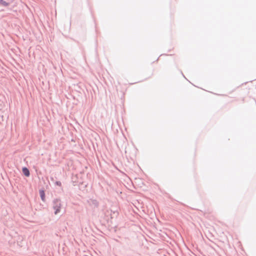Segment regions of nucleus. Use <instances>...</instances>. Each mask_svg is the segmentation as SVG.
I'll return each instance as SVG.
<instances>
[{
    "label": "nucleus",
    "instance_id": "obj_1",
    "mask_svg": "<svg viewBox=\"0 0 256 256\" xmlns=\"http://www.w3.org/2000/svg\"><path fill=\"white\" fill-rule=\"evenodd\" d=\"M62 207V204L60 200H56L54 202V206L53 208L54 210V214H57L58 212H60V208Z\"/></svg>",
    "mask_w": 256,
    "mask_h": 256
},
{
    "label": "nucleus",
    "instance_id": "obj_2",
    "mask_svg": "<svg viewBox=\"0 0 256 256\" xmlns=\"http://www.w3.org/2000/svg\"><path fill=\"white\" fill-rule=\"evenodd\" d=\"M22 171L23 174L26 176H29L30 173L29 172V170L26 168H23L22 169Z\"/></svg>",
    "mask_w": 256,
    "mask_h": 256
},
{
    "label": "nucleus",
    "instance_id": "obj_3",
    "mask_svg": "<svg viewBox=\"0 0 256 256\" xmlns=\"http://www.w3.org/2000/svg\"><path fill=\"white\" fill-rule=\"evenodd\" d=\"M40 196L41 197L42 200L43 202H44L45 201L44 192L43 190H41L40 191Z\"/></svg>",
    "mask_w": 256,
    "mask_h": 256
}]
</instances>
